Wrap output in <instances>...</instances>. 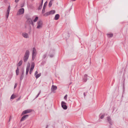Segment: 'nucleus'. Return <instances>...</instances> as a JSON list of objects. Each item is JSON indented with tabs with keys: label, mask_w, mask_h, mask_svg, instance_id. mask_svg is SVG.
<instances>
[{
	"label": "nucleus",
	"mask_w": 128,
	"mask_h": 128,
	"mask_svg": "<svg viewBox=\"0 0 128 128\" xmlns=\"http://www.w3.org/2000/svg\"><path fill=\"white\" fill-rule=\"evenodd\" d=\"M53 1V0H51L49 3L48 6L49 7H50L52 4V2Z\"/></svg>",
	"instance_id": "nucleus-21"
},
{
	"label": "nucleus",
	"mask_w": 128,
	"mask_h": 128,
	"mask_svg": "<svg viewBox=\"0 0 128 128\" xmlns=\"http://www.w3.org/2000/svg\"><path fill=\"white\" fill-rule=\"evenodd\" d=\"M106 34L108 37H112L113 36L112 34Z\"/></svg>",
	"instance_id": "nucleus-20"
},
{
	"label": "nucleus",
	"mask_w": 128,
	"mask_h": 128,
	"mask_svg": "<svg viewBox=\"0 0 128 128\" xmlns=\"http://www.w3.org/2000/svg\"><path fill=\"white\" fill-rule=\"evenodd\" d=\"M50 15L54 14L55 12V11L54 10H52L49 12Z\"/></svg>",
	"instance_id": "nucleus-18"
},
{
	"label": "nucleus",
	"mask_w": 128,
	"mask_h": 128,
	"mask_svg": "<svg viewBox=\"0 0 128 128\" xmlns=\"http://www.w3.org/2000/svg\"><path fill=\"white\" fill-rule=\"evenodd\" d=\"M24 12V9L22 8L19 9L17 13V15H20L23 14Z\"/></svg>",
	"instance_id": "nucleus-5"
},
{
	"label": "nucleus",
	"mask_w": 128,
	"mask_h": 128,
	"mask_svg": "<svg viewBox=\"0 0 128 128\" xmlns=\"http://www.w3.org/2000/svg\"><path fill=\"white\" fill-rule=\"evenodd\" d=\"M54 54V50H52L50 51L49 56L50 57L52 58L53 57Z\"/></svg>",
	"instance_id": "nucleus-10"
},
{
	"label": "nucleus",
	"mask_w": 128,
	"mask_h": 128,
	"mask_svg": "<svg viewBox=\"0 0 128 128\" xmlns=\"http://www.w3.org/2000/svg\"><path fill=\"white\" fill-rule=\"evenodd\" d=\"M10 5L8 6V8L7 10V13L6 14V17L7 19L9 16V15L10 13Z\"/></svg>",
	"instance_id": "nucleus-8"
},
{
	"label": "nucleus",
	"mask_w": 128,
	"mask_h": 128,
	"mask_svg": "<svg viewBox=\"0 0 128 128\" xmlns=\"http://www.w3.org/2000/svg\"><path fill=\"white\" fill-rule=\"evenodd\" d=\"M30 68H26V71L28 72L29 71Z\"/></svg>",
	"instance_id": "nucleus-36"
},
{
	"label": "nucleus",
	"mask_w": 128,
	"mask_h": 128,
	"mask_svg": "<svg viewBox=\"0 0 128 128\" xmlns=\"http://www.w3.org/2000/svg\"><path fill=\"white\" fill-rule=\"evenodd\" d=\"M11 118H11V116H10V119H9V122L10 121V119H11Z\"/></svg>",
	"instance_id": "nucleus-41"
},
{
	"label": "nucleus",
	"mask_w": 128,
	"mask_h": 128,
	"mask_svg": "<svg viewBox=\"0 0 128 128\" xmlns=\"http://www.w3.org/2000/svg\"><path fill=\"white\" fill-rule=\"evenodd\" d=\"M47 4V1H46L45 2V3L44 4V5L43 8H46V6Z\"/></svg>",
	"instance_id": "nucleus-27"
},
{
	"label": "nucleus",
	"mask_w": 128,
	"mask_h": 128,
	"mask_svg": "<svg viewBox=\"0 0 128 128\" xmlns=\"http://www.w3.org/2000/svg\"><path fill=\"white\" fill-rule=\"evenodd\" d=\"M67 34L68 35V34Z\"/></svg>",
	"instance_id": "nucleus-45"
},
{
	"label": "nucleus",
	"mask_w": 128,
	"mask_h": 128,
	"mask_svg": "<svg viewBox=\"0 0 128 128\" xmlns=\"http://www.w3.org/2000/svg\"><path fill=\"white\" fill-rule=\"evenodd\" d=\"M87 75L86 74H85L84 76V78H83V81L85 82H86L87 80Z\"/></svg>",
	"instance_id": "nucleus-13"
},
{
	"label": "nucleus",
	"mask_w": 128,
	"mask_h": 128,
	"mask_svg": "<svg viewBox=\"0 0 128 128\" xmlns=\"http://www.w3.org/2000/svg\"><path fill=\"white\" fill-rule=\"evenodd\" d=\"M45 8H43L42 11V14H43L44 13V12H45Z\"/></svg>",
	"instance_id": "nucleus-28"
},
{
	"label": "nucleus",
	"mask_w": 128,
	"mask_h": 128,
	"mask_svg": "<svg viewBox=\"0 0 128 128\" xmlns=\"http://www.w3.org/2000/svg\"><path fill=\"white\" fill-rule=\"evenodd\" d=\"M36 49L34 48L32 51V59L33 60H34L36 55Z\"/></svg>",
	"instance_id": "nucleus-2"
},
{
	"label": "nucleus",
	"mask_w": 128,
	"mask_h": 128,
	"mask_svg": "<svg viewBox=\"0 0 128 128\" xmlns=\"http://www.w3.org/2000/svg\"><path fill=\"white\" fill-rule=\"evenodd\" d=\"M66 103L63 101L61 102V106L62 108L64 110L67 109L68 107L66 104Z\"/></svg>",
	"instance_id": "nucleus-7"
},
{
	"label": "nucleus",
	"mask_w": 128,
	"mask_h": 128,
	"mask_svg": "<svg viewBox=\"0 0 128 128\" xmlns=\"http://www.w3.org/2000/svg\"><path fill=\"white\" fill-rule=\"evenodd\" d=\"M38 19V17L37 16L36 17L35 19L33 21L34 22H36Z\"/></svg>",
	"instance_id": "nucleus-26"
},
{
	"label": "nucleus",
	"mask_w": 128,
	"mask_h": 128,
	"mask_svg": "<svg viewBox=\"0 0 128 128\" xmlns=\"http://www.w3.org/2000/svg\"><path fill=\"white\" fill-rule=\"evenodd\" d=\"M34 62H32L31 64V67L30 68V71H29V73L30 74H31L32 72V71L33 70V69H34Z\"/></svg>",
	"instance_id": "nucleus-9"
},
{
	"label": "nucleus",
	"mask_w": 128,
	"mask_h": 128,
	"mask_svg": "<svg viewBox=\"0 0 128 128\" xmlns=\"http://www.w3.org/2000/svg\"><path fill=\"white\" fill-rule=\"evenodd\" d=\"M40 91L39 92V93H38V95L36 96V97L35 98H37L38 96H39V95H40Z\"/></svg>",
	"instance_id": "nucleus-31"
},
{
	"label": "nucleus",
	"mask_w": 128,
	"mask_h": 128,
	"mask_svg": "<svg viewBox=\"0 0 128 128\" xmlns=\"http://www.w3.org/2000/svg\"><path fill=\"white\" fill-rule=\"evenodd\" d=\"M19 70L18 69V68H17L16 70V75H18V74Z\"/></svg>",
	"instance_id": "nucleus-23"
},
{
	"label": "nucleus",
	"mask_w": 128,
	"mask_h": 128,
	"mask_svg": "<svg viewBox=\"0 0 128 128\" xmlns=\"http://www.w3.org/2000/svg\"><path fill=\"white\" fill-rule=\"evenodd\" d=\"M16 97V96L14 95V94H13L11 96L10 98L11 99H13L14 98H15Z\"/></svg>",
	"instance_id": "nucleus-22"
},
{
	"label": "nucleus",
	"mask_w": 128,
	"mask_h": 128,
	"mask_svg": "<svg viewBox=\"0 0 128 128\" xmlns=\"http://www.w3.org/2000/svg\"><path fill=\"white\" fill-rule=\"evenodd\" d=\"M32 112L30 109H28L23 111L22 114L21 115L22 116L25 114L30 113Z\"/></svg>",
	"instance_id": "nucleus-6"
},
{
	"label": "nucleus",
	"mask_w": 128,
	"mask_h": 128,
	"mask_svg": "<svg viewBox=\"0 0 128 128\" xmlns=\"http://www.w3.org/2000/svg\"><path fill=\"white\" fill-rule=\"evenodd\" d=\"M20 98H18V100H20Z\"/></svg>",
	"instance_id": "nucleus-42"
},
{
	"label": "nucleus",
	"mask_w": 128,
	"mask_h": 128,
	"mask_svg": "<svg viewBox=\"0 0 128 128\" xmlns=\"http://www.w3.org/2000/svg\"><path fill=\"white\" fill-rule=\"evenodd\" d=\"M22 60H20L18 64V66H20L22 64Z\"/></svg>",
	"instance_id": "nucleus-24"
},
{
	"label": "nucleus",
	"mask_w": 128,
	"mask_h": 128,
	"mask_svg": "<svg viewBox=\"0 0 128 128\" xmlns=\"http://www.w3.org/2000/svg\"><path fill=\"white\" fill-rule=\"evenodd\" d=\"M50 15V14L49 13V12H48L44 14L43 15L44 16H46Z\"/></svg>",
	"instance_id": "nucleus-19"
},
{
	"label": "nucleus",
	"mask_w": 128,
	"mask_h": 128,
	"mask_svg": "<svg viewBox=\"0 0 128 128\" xmlns=\"http://www.w3.org/2000/svg\"><path fill=\"white\" fill-rule=\"evenodd\" d=\"M67 94H66L64 96V99L65 100H66V99H67Z\"/></svg>",
	"instance_id": "nucleus-33"
},
{
	"label": "nucleus",
	"mask_w": 128,
	"mask_h": 128,
	"mask_svg": "<svg viewBox=\"0 0 128 128\" xmlns=\"http://www.w3.org/2000/svg\"><path fill=\"white\" fill-rule=\"evenodd\" d=\"M37 26L36 27V28L38 29H40L41 28L42 26V20H40L38 22H37Z\"/></svg>",
	"instance_id": "nucleus-3"
},
{
	"label": "nucleus",
	"mask_w": 128,
	"mask_h": 128,
	"mask_svg": "<svg viewBox=\"0 0 128 128\" xmlns=\"http://www.w3.org/2000/svg\"><path fill=\"white\" fill-rule=\"evenodd\" d=\"M104 114H103L100 117V118L102 119L104 118Z\"/></svg>",
	"instance_id": "nucleus-32"
},
{
	"label": "nucleus",
	"mask_w": 128,
	"mask_h": 128,
	"mask_svg": "<svg viewBox=\"0 0 128 128\" xmlns=\"http://www.w3.org/2000/svg\"><path fill=\"white\" fill-rule=\"evenodd\" d=\"M57 88V87L56 86L52 85L51 88V90L52 92H54L56 90Z\"/></svg>",
	"instance_id": "nucleus-14"
},
{
	"label": "nucleus",
	"mask_w": 128,
	"mask_h": 128,
	"mask_svg": "<svg viewBox=\"0 0 128 128\" xmlns=\"http://www.w3.org/2000/svg\"><path fill=\"white\" fill-rule=\"evenodd\" d=\"M17 86V84H15L14 86V88H16V87Z\"/></svg>",
	"instance_id": "nucleus-37"
},
{
	"label": "nucleus",
	"mask_w": 128,
	"mask_h": 128,
	"mask_svg": "<svg viewBox=\"0 0 128 128\" xmlns=\"http://www.w3.org/2000/svg\"><path fill=\"white\" fill-rule=\"evenodd\" d=\"M30 55V52L28 50H26L24 55L23 60L25 62H26L29 58Z\"/></svg>",
	"instance_id": "nucleus-1"
},
{
	"label": "nucleus",
	"mask_w": 128,
	"mask_h": 128,
	"mask_svg": "<svg viewBox=\"0 0 128 128\" xmlns=\"http://www.w3.org/2000/svg\"><path fill=\"white\" fill-rule=\"evenodd\" d=\"M41 73H39L38 74H36V76H35L36 78V79H37L40 76H41Z\"/></svg>",
	"instance_id": "nucleus-17"
},
{
	"label": "nucleus",
	"mask_w": 128,
	"mask_h": 128,
	"mask_svg": "<svg viewBox=\"0 0 128 128\" xmlns=\"http://www.w3.org/2000/svg\"><path fill=\"white\" fill-rule=\"evenodd\" d=\"M28 116V114H26L24 116L20 119V121H22L25 120L26 118H27Z\"/></svg>",
	"instance_id": "nucleus-11"
},
{
	"label": "nucleus",
	"mask_w": 128,
	"mask_h": 128,
	"mask_svg": "<svg viewBox=\"0 0 128 128\" xmlns=\"http://www.w3.org/2000/svg\"><path fill=\"white\" fill-rule=\"evenodd\" d=\"M30 63H28L27 65L26 66V68H30Z\"/></svg>",
	"instance_id": "nucleus-30"
},
{
	"label": "nucleus",
	"mask_w": 128,
	"mask_h": 128,
	"mask_svg": "<svg viewBox=\"0 0 128 128\" xmlns=\"http://www.w3.org/2000/svg\"><path fill=\"white\" fill-rule=\"evenodd\" d=\"M23 73H22V75L20 76V81H21L23 78Z\"/></svg>",
	"instance_id": "nucleus-29"
},
{
	"label": "nucleus",
	"mask_w": 128,
	"mask_h": 128,
	"mask_svg": "<svg viewBox=\"0 0 128 128\" xmlns=\"http://www.w3.org/2000/svg\"><path fill=\"white\" fill-rule=\"evenodd\" d=\"M26 24H32V26L34 25L32 21V19L30 18H27V20L26 21Z\"/></svg>",
	"instance_id": "nucleus-4"
},
{
	"label": "nucleus",
	"mask_w": 128,
	"mask_h": 128,
	"mask_svg": "<svg viewBox=\"0 0 128 128\" xmlns=\"http://www.w3.org/2000/svg\"><path fill=\"white\" fill-rule=\"evenodd\" d=\"M43 2V0H41V8L42 7Z\"/></svg>",
	"instance_id": "nucleus-34"
},
{
	"label": "nucleus",
	"mask_w": 128,
	"mask_h": 128,
	"mask_svg": "<svg viewBox=\"0 0 128 128\" xmlns=\"http://www.w3.org/2000/svg\"><path fill=\"white\" fill-rule=\"evenodd\" d=\"M84 96L85 97L86 96V95H85V92H84Z\"/></svg>",
	"instance_id": "nucleus-40"
},
{
	"label": "nucleus",
	"mask_w": 128,
	"mask_h": 128,
	"mask_svg": "<svg viewBox=\"0 0 128 128\" xmlns=\"http://www.w3.org/2000/svg\"><path fill=\"white\" fill-rule=\"evenodd\" d=\"M47 54H48L47 53L44 54L43 55V56H42L43 58L44 59V58H46V57L47 56Z\"/></svg>",
	"instance_id": "nucleus-25"
},
{
	"label": "nucleus",
	"mask_w": 128,
	"mask_h": 128,
	"mask_svg": "<svg viewBox=\"0 0 128 128\" xmlns=\"http://www.w3.org/2000/svg\"><path fill=\"white\" fill-rule=\"evenodd\" d=\"M108 120L110 124L112 125V121L111 120L110 117H107Z\"/></svg>",
	"instance_id": "nucleus-15"
},
{
	"label": "nucleus",
	"mask_w": 128,
	"mask_h": 128,
	"mask_svg": "<svg viewBox=\"0 0 128 128\" xmlns=\"http://www.w3.org/2000/svg\"><path fill=\"white\" fill-rule=\"evenodd\" d=\"M28 72H27V71H26V75H27V74H28Z\"/></svg>",
	"instance_id": "nucleus-39"
},
{
	"label": "nucleus",
	"mask_w": 128,
	"mask_h": 128,
	"mask_svg": "<svg viewBox=\"0 0 128 128\" xmlns=\"http://www.w3.org/2000/svg\"><path fill=\"white\" fill-rule=\"evenodd\" d=\"M42 8L41 7V5L39 7V8Z\"/></svg>",
	"instance_id": "nucleus-43"
},
{
	"label": "nucleus",
	"mask_w": 128,
	"mask_h": 128,
	"mask_svg": "<svg viewBox=\"0 0 128 128\" xmlns=\"http://www.w3.org/2000/svg\"><path fill=\"white\" fill-rule=\"evenodd\" d=\"M19 0H15V2H18V1H19Z\"/></svg>",
	"instance_id": "nucleus-38"
},
{
	"label": "nucleus",
	"mask_w": 128,
	"mask_h": 128,
	"mask_svg": "<svg viewBox=\"0 0 128 128\" xmlns=\"http://www.w3.org/2000/svg\"><path fill=\"white\" fill-rule=\"evenodd\" d=\"M48 125H47V126H46V128H48Z\"/></svg>",
	"instance_id": "nucleus-44"
},
{
	"label": "nucleus",
	"mask_w": 128,
	"mask_h": 128,
	"mask_svg": "<svg viewBox=\"0 0 128 128\" xmlns=\"http://www.w3.org/2000/svg\"><path fill=\"white\" fill-rule=\"evenodd\" d=\"M38 72L37 71H36L34 74V76H36V74H38Z\"/></svg>",
	"instance_id": "nucleus-35"
},
{
	"label": "nucleus",
	"mask_w": 128,
	"mask_h": 128,
	"mask_svg": "<svg viewBox=\"0 0 128 128\" xmlns=\"http://www.w3.org/2000/svg\"><path fill=\"white\" fill-rule=\"evenodd\" d=\"M60 15L58 14H57L55 16L54 19L55 20H57L59 18Z\"/></svg>",
	"instance_id": "nucleus-16"
},
{
	"label": "nucleus",
	"mask_w": 128,
	"mask_h": 128,
	"mask_svg": "<svg viewBox=\"0 0 128 128\" xmlns=\"http://www.w3.org/2000/svg\"><path fill=\"white\" fill-rule=\"evenodd\" d=\"M22 35L25 38H29V36L28 34L24 32L22 33Z\"/></svg>",
	"instance_id": "nucleus-12"
}]
</instances>
